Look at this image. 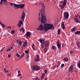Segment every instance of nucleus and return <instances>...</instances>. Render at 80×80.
I'll return each instance as SVG.
<instances>
[{
	"label": "nucleus",
	"mask_w": 80,
	"mask_h": 80,
	"mask_svg": "<svg viewBox=\"0 0 80 80\" xmlns=\"http://www.w3.org/2000/svg\"><path fill=\"white\" fill-rule=\"evenodd\" d=\"M3 2H5V3L7 2V1L6 0H1V1L0 2V4H2V3Z\"/></svg>",
	"instance_id": "nucleus-21"
},
{
	"label": "nucleus",
	"mask_w": 80,
	"mask_h": 80,
	"mask_svg": "<svg viewBox=\"0 0 80 80\" xmlns=\"http://www.w3.org/2000/svg\"><path fill=\"white\" fill-rule=\"evenodd\" d=\"M44 39H42V42H44Z\"/></svg>",
	"instance_id": "nucleus-59"
},
{
	"label": "nucleus",
	"mask_w": 80,
	"mask_h": 80,
	"mask_svg": "<svg viewBox=\"0 0 80 80\" xmlns=\"http://www.w3.org/2000/svg\"><path fill=\"white\" fill-rule=\"evenodd\" d=\"M75 17H78V16L79 17V13H78V14L77 15H75Z\"/></svg>",
	"instance_id": "nucleus-33"
},
{
	"label": "nucleus",
	"mask_w": 80,
	"mask_h": 80,
	"mask_svg": "<svg viewBox=\"0 0 80 80\" xmlns=\"http://www.w3.org/2000/svg\"><path fill=\"white\" fill-rule=\"evenodd\" d=\"M21 72H19V74H18V77H19V76H20V75H21Z\"/></svg>",
	"instance_id": "nucleus-43"
},
{
	"label": "nucleus",
	"mask_w": 80,
	"mask_h": 80,
	"mask_svg": "<svg viewBox=\"0 0 80 80\" xmlns=\"http://www.w3.org/2000/svg\"><path fill=\"white\" fill-rule=\"evenodd\" d=\"M69 16V14L68 12H64V17L65 19H68Z\"/></svg>",
	"instance_id": "nucleus-7"
},
{
	"label": "nucleus",
	"mask_w": 80,
	"mask_h": 80,
	"mask_svg": "<svg viewBox=\"0 0 80 80\" xmlns=\"http://www.w3.org/2000/svg\"><path fill=\"white\" fill-rule=\"evenodd\" d=\"M60 33H61V30L60 29H58V34H59Z\"/></svg>",
	"instance_id": "nucleus-28"
},
{
	"label": "nucleus",
	"mask_w": 80,
	"mask_h": 80,
	"mask_svg": "<svg viewBox=\"0 0 80 80\" xmlns=\"http://www.w3.org/2000/svg\"><path fill=\"white\" fill-rule=\"evenodd\" d=\"M65 66L64 64H62L61 65V68H63V67Z\"/></svg>",
	"instance_id": "nucleus-39"
},
{
	"label": "nucleus",
	"mask_w": 80,
	"mask_h": 80,
	"mask_svg": "<svg viewBox=\"0 0 80 80\" xmlns=\"http://www.w3.org/2000/svg\"><path fill=\"white\" fill-rule=\"evenodd\" d=\"M9 4H10V5L11 6H13V5H14V3H11V2H9Z\"/></svg>",
	"instance_id": "nucleus-40"
},
{
	"label": "nucleus",
	"mask_w": 80,
	"mask_h": 80,
	"mask_svg": "<svg viewBox=\"0 0 80 80\" xmlns=\"http://www.w3.org/2000/svg\"><path fill=\"white\" fill-rule=\"evenodd\" d=\"M10 75H11V74H8V76H10Z\"/></svg>",
	"instance_id": "nucleus-53"
},
{
	"label": "nucleus",
	"mask_w": 80,
	"mask_h": 80,
	"mask_svg": "<svg viewBox=\"0 0 80 80\" xmlns=\"http://www.w3.org/2000/svg\"><path fill=\"white\" fill-rule=\"evenodd\" d=\"M29 52V50H26L25 52H26V53H28Z\"/></svg>",
	"instance_id": "nucleus-42"
},
{
	"label": "nucleus",
	"mask_w": 80,
	"mask_h": 80,
	"mask_svg": "<svg viewBox=\"0 0 80 80\" xmlns=\"http://www.w3.org/2000/svg\"><path fill=\"white\" fill-rule=\"evenodd\" d=\"M35 45L34 44H32V48L33 49V50H35V48H34Z\"/></svg>",
	"instance_id": "nucleus-27"
},
{
	"label": "nucleus",
	"mask_w": 80,
	"mask_h": 80,
	"mask_svg": "<svg viewBox=\"0 0 80 80\" xmlns=\"http://www.w3.org/2000/svg\"><path fill=\"white\" fill-rule=\"evenodd\" d=\"M29 56H27L26 57V58H29Z\"/></svg>",
	"instance_id": "nucleus-52"
},
{
	"label": "nucleus",
	"mask_w": 80,
	"mask_h": 80,
	"mask_svg": "<svg viewBox=\"0 0 80 80\" xmlns=\"http://www.w3.org/2000/svg\"><path fill=\"white\" fill-rule=\"evenodd\" d=\"M8 28H12L11 27H10V26L8 27Z\"/></svg>",
	"instance_id": "nucleus-57"
},
{
	"label": "nucleus",
	"mask_w": 80,
	"mask_h": 80,
	"mask_svg": "<svg viewBox=\"0 0 80 80\" xmlns=\"http://www.w3.org/2000/svg\"><path fill=\"white\" fill-rule=\"evenodd\" d=\"M3 49H1V52H2V51H3Z\"/></svg>",
	"instance_id": "nucleus-54"
},
{
	"label": "nucleus",
	"mask_w": 80,
	"mask_h": 80,
	"mask_svg": "<svg viewBox=\"0 0 80 80\" xmlns=\"http://www.w3.org/2000/svg\"><path fill=\"white\" fill-rule=\"evenodd\" d=\"M8 71H7L6 68H4V72H8Z\"/></svg>",
	"instance_id": "nucleus-32"
},
{
	"label": "nucleus",
	"mask_w": 80,
	"mask_h": 80,
	"mask_svg": "<svg viewBox=\"0 0 80 80\" xmlns=\"http://www.w3.org/2000/svg\"><path fill=\"white\" fill-rule=\"evenodd\" d=\"M76 28H72L71 31L72 32L75 31V30H76Z\"/></svg>",
	"instance_id": "nucleus-22"
},
{
	"label": "nucleus",
	"mask_w": 80,
	"mask_h": 80,
	"mask_svg": "<svg viewBox=\"0 0 80 80\" xmlns=\"http://www.w3.org/2000/svg\"><path fill=\"white\" fill-rule=\"evenodd\" d=\"M20 78H22V76H20Z\"/></svg>",
	"instance_id": "nucleus-62"
},
{
	"label": "nucleus",
	"mask_w": 80,
	"mask_h": 80,
	"mask_svg": "<svg viewBox=\"0 0 80 80\" xmlns=\"http://www.w3.org/2000/svg\"><path fill=\"white\" fill-rule=\"evenodd\" d=\"M30 35V33L29 32V31H28V32H27L26 36H27V37H29V36Z\"/></svg>",
	"instance_id": "nucleus-17"
},
{
	"label": "nucleus",
	"mask_w": 80,
	"mask_h": 80,
	"mask_svg": "<svg viewBox=\"0 0 80 80\" xmlns=\"http://www.w3.org/2000/svg\"><path fill=\"white\" fill-rule=\"evenodd\" d=\"M27 42H24L23 46V47H26L27 46Z\"/></svg>",
	"instance_id": "nucleus-19"
},
{
	"label": "nucleus",
	"mask_w": 80,
	"mask_h": 80,
	"mask_svg": "<svg viewBox=\"0 0 80 80\" xmlns=\"http://www.w3.org/2000/svg\"><path fill=\"white\" fill-rule=\"evenodd\" d=\"M58 67H59V66H60V63H61V62H60V61H58Z\"/></svg>",
	"instance_id": "nucleus-30"
},
{
	"label": "nucleus",
	"mask_w": 80,
	"mask_h": 80,
	"mask_svg": "<svg viewBox=\"0 0 80 80\" xmlns=\"http://www.w3.org/2000/svg\"><path fill=\"white\" fill-rule=\"evenodd\" d=\"M35 80H40L39 79H38V77H36V78H35Z\"/></svg>",
	"instance_id": "nucleus-41"
},
{
	"label": "nucleus",
	"mask_w": 80,
	"mask_h": 80,
	"mask_svg": "<svg viewBox=\"0 0 80 80\" xmlns=\"http://www.w3.org/2000/svg\"><path fill=\"white\" fill-rule=\"evenodd\" d=\"M63 2V1H61V3H62Z\"/></svg>",
	"instance_id": "nucleus-61"
},
{
	"label": "nucleus",
	"mask_w": 80,
	"mask_h": 80,
	"mask_svg": "<svg viewBox=\"0 0 80 80\" xmlns=\"http://www.w3.org/2000/svg\"><path fill=\"white\" fill-rule=\"evenodd\" d=\"M40 61V58H39V56L38 54V55H37V57L36 58H35L34 59V61L35 62H38V61Z\"/></svg>",
	"instance_id": "nucleus-9"
},
{
	"label": "nucleus",
	"mask_w": 80,
	"mask_h": 80,
	"mask_svg": "<svg viewBox=\"0 0 80 80\" xmlns=\"http://www.w3.org/2000/svg\"><path fill=\"white\" fill-rule=\"evenodd\" d=\"M74 72H77V71L76 70H75Z\"/></svg>",
	"instance_id": "nucleus-58"
},
{
	"label": "nucleus",
	"mask_w": 80,
	"mask_h": 80,
	"mask_svg": "<svg viewBox=\"0 0 80 80\" xmlns=\"http://www.w3.org/2000/svg\"><path fill=\"white\" fill-rule=\"evenodd\" d=\"M75 34H80V31H78L75 32Z\"/></svg>",
	"instance_id": "nucleus-20"
},
{
	"label": "nucleus",
	"mask_w": 80,
	"mask_h": 80,
	"mask_svg": "<svg viewBox=\"0 0 80 80\" xmlns=\"http://www.w3.org/2000/svg\"><path fill=\"white\" fill-rule=\"evenodd\" d=\"M22 20H20L19 21V23H18V27H20V26L22 25V24L23 23V22L22 21Z\"/></svg>",
	"instance_id": "nucleus-12"
},
{
	"label": "nucleus",
	"mask_w": 80,
	"mask_h": 80,
	"mask_svg": "<svg viewBox=\"0 0 80 80\" xmlns=\"http://www.w3.org/2000/svg\"><path fill=\"white\" fill-rule=\"evenodd\" d=\"M15 32V31H14V30H12V31H11V33H14Z\"/></svg>",
	"instance_id": "nucleus-44"
},
{
	"label": "nucleus",
	"mask_w": 80,
	"mask_h": 80,
	"mask_svg": "<svg viewBox=\"0 0 80 80\" xmlns=\"http://www.w3.org/2000/svg\"><path fill=\"white\" fill-rule=\"evenodd\" d=\"M44 29V26H43L42 24H41V25H40L39 26V28H37V30H43Z\"/></svg>",
	"instance_id": "nucleus-8"
},
{
	"label": "nucleus",
	"mask_w": 80,
	"mask_h": 80,
	"mask_svg": "<svg viewBox=\"0 0 80 80\" xmlns=\"http://www.w3.org/2000/svg\"><path fill=\"white\" fill-rule=\"evenodd\" d=\"M47 48H46V47H45L44 49V52H47Z\"/></svg>",
	"instance_id": "nucleus-26"
},
{
	"label": "nucleus",
	"mask_w": 80,
	"mask_h": 80,
	"mask_svg": "<svg viewBox=\"0 0 80 80\" xmlns=\"http://www.w3.org/2000/svg\"><path fill=\"white\" fill-rule=\"evenodd\" d=\"M45 80H47V78H46Z\"/></svg>",
	"instance_id": "nucleus-63"
},
{
	"label": "nucleus",
	"mask_w": 80,
	"mask_h": 80,
	"mask_svg": "<svg viewBox=\"0 0 80 80\" xmlns=\"http://www.w3.org/2000/svg\"><path fill=\"white\" fill-rule=\"evenodd\" d=\"M45 42H44V41H43V42L42 43V44H43V46H44V44H45Z\"/></svg>",
	"instance_id": "nucleus-49"
},
{
	"label": "nucleus",
	"mask_w": 80,
	"mask_h": 80,
	"mask_svg": "<svg viewBox=\"0 0 80 80\" xmlns=\"http://www.w3.org/2000/svg\"><path fill=\"white\" fill-rule=\"evenodd\" d=\"M19 72H20V70H18V74H19Z\"/></svg>",
	"instance_id": "nucleus-50"
},
{
	"label": "nucleus",
	"mask_w": 80,
	"mask_h": 80,
	"mask_svg": "<svg viewBox=\"0 0 80 80\" xmlns=\"http://www.w3.org/2000/svg\"><path fill=\"white\" fill-rule=\"evenodd\" d=\"M49 44V42H46L45 44L44 47H46V48H47V46H48Z\"/></svg>",
	"instance_id": "nucleus-15"
},
{
	"label": "nucleus",
	"mask_w": 80,
	"mask_h": 80,
	"mask_svg": "<svg viewBox=\"0 0 80 80\" xmlns=\"http://www.w3.org/2000/svg\"><path fill=\"white\" fill-rule=\"evenodd\" d=\"M79 43H80L79 42H77V46H78V47H79V46H80V45L79 44Z\"/></svg>",
	"instance_id": "nucleus-36"
},
{
	"label": "nucleus",
	"mask_w": 80,
	"mask_h": 80,
	"mask_svg": "<svg viewBox=\"0 0 80 80\" xmlns=\"http://www.w3.org/2000/svg\"><path fill=\"white\" fill-rule=\"evenodd\" d=\"M79 19L80 20V15L79 16Z\"/></svg>",
	"instance_id": "nucleus-60"
},
{
	"label": "nucleus",
	"mask_w": 80,
	"mask_h": 80,
	"mask_svg": "<svg viewBox=\"0 0 80 80\" xmlns=\"http://www.w3.org/2000/svg\"><path fill=\"white\" fill-rule=\"evenodd\" d=\"M42 4V3H39V4Z\"/></svg>",
	"instance_id": "nucleus-64"
},
{
	"label": "nucleus",
	"mask_w": 80,
	"mask_h": 80,
	"mask_svg": "<svg viewBox=\"0 0 80 80\" xmlns=\"http://www.w3.org/2000/svg\"><path fill=\"white\" fill-rule=\"evenodd\" d=\"M45 75V73H43L42 75L41 78V80H42L43 79V78H44V77Z\"/></svg>",
	"instance_id": "nucleus-14"
},
{
	"label": "nucleus",
	"mask_w": 80,
	"mask_h": 80,
	"mask_svg": "<svg viewBox=\"0 0 80 80\" xmlns=\"http://www.w3.org/2000/svg\"><path fill=\"white\" fill-rule=\"evenodd\" d=\"M32 69L33 71H39L41 69V68L38 65H34L33 66Z\"/></svg>",
	"instance_id": "nucleus-3"
},
{
	"label": "nucleus",
	"mask_w": 80,
	"mask_h": 80,
	"mask_svg": "<svg viewBox=\"0 0 80 80\" xmlns=\"http://www.w3.org/2000/svg\"><path fill=\"white\" fill-rule=\"evenodd\" d=\"M17 43H18L19 45H22V43L23 42V41H22V42H21V41L20 40H17Z\"/></svg>",
	"instance_id": "nucleus-11"
},
{
	"label": "nucleus",
	"mask_w": 80,
	"mask_h": 80,
	"mask_svg": "<svg viewBox=\"0 0 80 80\" xmlns=\"http://www.w3.org/2000/svg\"><path fill=\"white\" fill-rule=\"evenodd\" d=\"M77 65L78 67V68H80V62H78Z\"/></svg>",
	"instance_id": "nucleus-29"
},
{
	"label": "nucleus",
	"mask_w": 80,
	"mask_h": 80,
	"mask_svg": "<svg viewBox=\"0 0 80 80\" xmlns=\"http://www.w3.org/2000/svg\"><path fill=\"white\" fill-rule=\"evenodd\" d=\"M58 67V64H56V68Z\"/></svg>",
	"instance_id": "nucleus-55"
},
{
	"label": "nucleus",
	"mask_w": 80,
	"mask_h": 80,
	"mask_svg": "<svg viewBox=\"0 0 80 80\" xmlns=\"http://www.w3.org/2000/svg\"><path fill=\"white\" fill-rule=\"evenodd\" d=\"M23 56H25V53H22V55L20 56V58H22V57H23Z\"/></svg>",
	"instance_id": "nucleus-31"
},
{
	"label": "nucleus",
	"mask_w": 80,
	"mask_h": 80,
	"mask_svg": "<svg viewBox=\"0 0 80 80\" xmlns=\"http://www.w3.org/2000/svg\"><path fill=\"white\" fill-rule=\"evenodd\" d=\"M38 41H39V42H40L41 43H42V39H39V40H38Z\"/></svg>",
	"instance_id": "nucleus-34"
},
{
	"label": "nucleus",
	"mask_w": 80,
	"mask_h": 80,
	"mask_svg": "<svg viewBox=\"0 0 80 80\" xmlns=\"http://www.w3.org/2000/svg\"><path fill=\"white\" fill-rule=\"evenodd\" d=\"M20 30L21 31H22V33L24 32L25 31V30L24 28H22V29H21V28H20Z\"/></svg>",
	"instance_id": "nucleus-23"
},
{
	"label": "nucleus",
	"mask_w": 80,
	"mask_h": 80,
	"mask_svg": "<svg viewBox=\"0 0 80 80\" xmlns=\"http://www.w3.org/2000/svg\"><path fill=\"white\" fill-rule=\"evenodd\" d=\"M42 8H41V11L42 18L40 20L41 17L40 16L41 12H39V17L38 18V20L40 22L41 21L42 23H43L44 26V30L46 31H47L48 30L51 29L52 28V24H51L50 23H46V21L47 20V18H46V15L45 12V6L44 4H41Z\"/></svg>",
	"instance_id": "nucleus-1"
},
{
	"label": "nucleus",
	"mask_w": 80,
	"mask_h": 80,
	"mask_svg": "<svg viewBox=\"0 0 80 80\" xmlns=\"http://www.w3.org/2000/svg\"><path fill=\"white\" fill-rule=\"evenodd\" d=\"M0 24L2 26V28H3V27H6V25H4V24L2 23V22H1V21H0Z\"/></svg>",
	"instance_id": "nucleus-18"
},
{
	"label": "nucleus",
	"mask_w": 80,
	"mask_h": 80,
	"mask_svg": "<svg viewBox=\"0 0 80 80\" xmlns=\"http://www.w3.org/2000/svg\"><path fill=\"white\" fill-rule=\"evenodd\" d=\"M54 68H57V64L56 65H55L54 66Z\"/></svg>",
	"instance_id": "nucleus-51"
},
{
	"label": "nucleus",
	"mask_w": 80,
	"mask_h": 80,
	"mask_svg": "<svg viewBox=\"0 0 80 80\" xmlns=\"http://www.w3.org/2000/svg\"><path fill=\"white\" fill-rule=\"evenodd\" d=\"M42 48H44V46H43V44H42Z\"/></svg>",
	"instance_id": "nucleus-56"
},
{
	"label": "nucleus",
	"mask_w": 80,
	"mask_h": 80,
	"mask_svg": "<svg viewBox=\"0 0 80 80\" xmlns=\"http://www.w3.org/2000/svg\"><path fill=\"white\" fill-rule=\"evenodd\" d=\"M44 72H45V73L46 74H47V70H45Z\"/></svg>",
	"instance_id": "nucleus-46"
},
{
	"label": "nucleus",
	"mask_w": 80,
	"mask_h": 80,
	"mask_svg": "<svg viewBox=\"0 0 80 80\" xmlns=\"http://www.w3.org/2000/svg\"><path fill=\"white\" fill-rule=\"evenodd\" d=\"M16 56H17L18 57H20V55H19V53H17V54H16Z\"/></svg>",
	"instance_id": "nucleus-38"
},
{
	"label": "nucleus",
	"mask_w": 80,
	"mask_h": 80,
	"mask_svg": "<svg viewBox=\"0 0 80 80\" xmlns=\"http://www.w3.org/2000/svg\"><path fill=\"white\" fill-rule=\"evenodd\" d=\"M14 6L16 8H22L25 6L24 4H14Z\"/></svg>",
	"instance_id": "nucleus-2"
},
{
	"label": "nucleus",
	"mask_w": 80,
	"mask_h": 80,
	"mask_svg": "<svg viewBox=\"0 0 80 80\" xmlns=\"http://www.w3.org/2000/svg\"><path fill=\"white\" fill-rule=\"evenodd\" d=\"M52 48L53 49H54V50H56L57 48H56V46H52Z\"/></svg>",
	"instance_id": "nucleus-24"
},
{
	"label": "nucleus",
	"mask_w": 80,
	"mask_h": 80,
	"mask_svg": "<svg viewBox=\"0 0 80 80\" xmlns=\"http://www.w3.org/2000/svg\"><path fill=\"white\" fill-rule=\"evenodd\" d=\"M11 57V55L10 54H9V55H8V57L10 58V57Z\"/></svg>",
	"instance_id": "nucleus-45"
},
{
	"label": "nucleus",
	"mask_w": 80,
	"mask_h": 80,
	"mask_svg": "<svg viewBox=\"0 0 80 80\" xmlns=\"http://www.w3.org/2000/svg\"><path fill=\"white\" fill-rule=\"evenodd\" d=\"M61 27H62V29H63V30H64V29L65 28L64 22H62Z\"/></svg>",
	"instance_id": "nucleus-10"
},
{
	"label": "nucleus",
	"mask_w": 80,
	"mask_h": 80,
	"mask_svg": "<svg viewBox=\"0 0 80 80\" xmlns=\"http://www.w3.org/2000/svg\"><path fill=\"white\" fill-rule=\"evenodd\" d=\"M26 14L24 11H23L22 12V14L21 15V19H22V20L23 21V22L24 21V19L25 18Z\"/></svg>",
	"instance_id": "nucleus-4"
},
{
	"label": "nucleus",
	"mask_w": 80,
	"mask_h": 80,
	"mask_svg": "<svg viewBox=\"0 0 80 80\" xmlns=\"http://www.w3.org/2000/svg\"><path fill=\"white\" fill-rule=\"evenodd\" d=\"M70 52L71 54H73V53H74L73 51L72 50H70Z\"/></svg>",
	"instance_id": "nucleus-35"
},
{
	"label": "nucleus",
	"mask_w": 80,
	"mask_h": 80,
	"mask_svg": "<svg viewBox=\"0 0 80 80\" xmlns=\"http://www.w3.org/2000/svg\"><path fill=\"white\" fill-rule=\"evenodd\" d=\"M74 20L76 22H80L79 19H78L77 17L76 18H74Z\"/></svg>",
	"instance_id": "nucleus-13"
},
{
	"label": "nucleus",
	"mask_w": 80,
	"mask_h": 80,
	"mask_svg": "<svg viewBox=\"0 0 80 80\" xmlns=\"http://www.w3.org/2000/svg\"><path fill=\"white\" fill-rule=\"evenodd\" d=\"M10 49H7V50H6V52H8V51H10Z\"/></svg>",
	"instance_id": "nucleus-48"
},
{
	"label": "nucleus",
	"mask_w": 80,
	"mask_h": 80,
	"mask_svg": "<svg viewBox=\"0 0 80 80\" xmlns=\"http://www.w3.org/2000/svg\"><path fill=\"white\" fill-rule=\"evenodd\" d=\"M67 1V0H64L62 5L60 6V7H61V9L64 8L65 6H66V5Z\"/></svg>",
	"instance_id": "nucleus-6"
},
{
	"label": "nucleus",
	"mask_w": 80,
	"mask_h": 80,
	"mask_svg": "<svg viewBox=\"0 0 80 80\" xmlns=\"http://www.w3.org/2000/svg\"><path fill=\"white\" fill-rule=\"evenodd\" d=\"M59 40H58V41H57V46H58V45H59Z\"/></svg>",
	"instance_id": "nucleus-37"
},
{
	"label": "nucleus",
	"mask_w": 80,
	"mask_h": 80,
	"mask_svg": "<svg viewBox=\"0 0 80 80\" xmlns=\"http://www.w3.org/2000/svg\"><path fill=\"white\" fill-rule=\"evenodd\" d=\"M59 42L58 43V45H57V46L58 47V49H61V44H60V43H59Z\"/></svg>",
	"instance_id": "nucleus-16"
},
{
	"label": "nucleus",
	"mask_w": 80,
	"mask_h": 80,
	"mask_svg": "<svg viewBox=\"0 0 80 80\" xmlns=\"http://www.w3.org/2000/svg\"><path fill=\"white\" fill-rule=\"evenodd\" d=\"M74 66V64H72L71 65H70L68 68V71H69V72H73Z\"/></svg>",
	"instance_id": "nucleus-5"
},
{
	"label": "nucleus",
	"mask_w": 80,
	"mask_h": 80,
	"mask_svg": "<svg viewBox=\"0 0 80 80\" xmlns=\"http://www.w3.org/2000/svg\"><path fill=\"white\" fill-rule=\"evenodd\" d=\"M13 48V46H11L10 48V49H12Z\"/></svg>",
	"instance_id": "nucleus-47"
},
{
	"label": "nucleus",
	"mask_w": 80,
	"mask_h": 80,
	"mask_svg": "<svg viewBox=\"0 0 80 80\" xmlns=\"http://www.w3.org/2000/svg\"><path fill=\"white\" fill-rule=\"evenodd\" d=\"M63 60H64L65 61L67 62L68 61V58H64Z\"/></svg>",
	"instance_id": "nucleus-25"
}]
</instances>
